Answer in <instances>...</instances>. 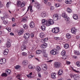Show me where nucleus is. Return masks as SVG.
I'll return each instance as SVG.
<instances>
[{"label": "nucleus", "mask_w": 80, "mask_h": 80, "mask_svg": "<svg viewBox=\"0 0 80 80\" xmlns=\"http://www.w3.org/2000/svg\"><path fill=\"white\" fill-rule=\"evenodd\" d=\"M52 32L54 33H57L59 32V28H58L56 27L52 29Z\"/></svg>", "instance_id": "obj_2"}, {"label": "nucleus", "mask_w": 80, "mask_h": 80, "mask_svg": "<svg viewBox=\"0 0 80 80\" xmlns=\"http://www.w3.org/2000/svg\"><path fill=\"white\" fill-rule=\"evenodd\" d=\"M41 16L42 17H43V18L44 17H45V16H46V12H42L41 13Z\"/></svg>", "instance_id": "obj_12"}, {"label": "nucleus", "mask_w": 80, "mask_h": 80, "mask_svg": "<svg viewBox=\"0 0 80 80\" xmlns=\"http://www.w3.org/2000/svg\"><path fill=\"white\" fill-rule=\"evenodd\" d=\"M77 32V29L75 28L74 27H73L71 28V32L72 33H74V34L76 33Z\"/></svg>", "instance_id": "obj_8"}, {"label": "nucleus", "mask_w": 80, "mask_h": 80, "mask_svg": "<svg viewBox=\"0 0 80 80\" xmlns=\"http://www.w3.org/2000/svg\"><path fill=\"white\" fill-rule=\"evenodd\" d=\"M66 37L68 39L70 38H71V35L70 34H67L66 35Z\"/></svg>", "instance_id": "obj_32"}, {"label": "nucleus", "mask_w": 80, "mask_h": 80, "mask_svg": "<svg viewBox=\"0 0 80 80\" xmlns=\"http://www.w3.org/2000/svg\"><path fill=\"white\" fill-rule=\"evenodd\" d=\"M47 22V20L45 19H42V25H46V23Z\"/></svg>", "instance_id": "obj_19"}, {"label": "nucleus", "mask_w": 80, "mask_h": 80, "mask_svg": "<svg viewBox=\"0 0 80 80\" xmlns=\"http://www.w3.org/2000/svg\"><path fill=\"white\" fill-rule=\"evenodd\" d=\"M5 72L6 74L9 75V74H10V73H11V71L9 69H7L6 71Z\"/></svg>", "instance_id": "obj_20"}, {"label": "nucleus", "mask_w": 80, "mask_h": 80, "mask_svg": "<svg viewBox=\"0 0 80 80\" xmlns=\"http://www.w3.org/2000/svg\"><path fill=\"white\" fill-rule=\"evenodd\" d=\"M76 38L77 39V40H78L79 38H80V36H76Z\"/></svg>", "instance_id": "obj_62"}, {"label": "nucleus", "mask_w": 80, "mask_h": 80, "mask_svg": "<svg viewBox=\"0 0 80 80\" xmlns=\"http://www.w3.org/2000/svg\"><path fill=\"white\" fill-rule=\"evenodd\" d=\"M8 22L6 21H4L3 22V23H4V24H5V25L7 24Z\"/></svg>", "instance_id": "obj_56"}, {"label": "nucleus", "mask_w": 80, "mask_h": 80, "mask_svg": "<svg viewBox=\"0 0 80 80\" xmlns=\"http://www.w3.org/2000/svg\"><path fill=\"white\" fill-rule=\"evenodd\" d=\"M23 29H22L20 30L19 32H18V35H22L23 33L24 32Z\"/></svg>", "instance_id": "obj_11"}, {"label": "nucleus", "mask_w": 80, "mask_h": 80, "mask_svg": "<svg viewBox=\"0 0 80 80\" xmlns=\"http://www.w3.org/2000/svg\"><path fill=\"white\" fill-rule=\"evenodd\" d=\"M21 3H21V2L20 1H18L17 2V5L18 7H19V6H20V5H21Z\"/></svg>", "instance_id": "obj_33"}, {"label": "nucleus", "mask_w": 80, "mask_h": 80, "mask_svg": "<svg viewBox=\"0 0 80 80\" xmlns=\"http://www.w3.org/2000/svg\"><path fill=\"white\" fill-rule=\"evenodd\" d=\"M40 37L41 38H43L45 37V34L43 32H41L40 34Z\"/></svg>", "instance_id": "obj_14"}, {"label": "nucleus", "mask_w": 80, "mask_h": 80, "mask_svg": "<svg viewBox=\"0 0 80 80\" xmlns=\"http://www.w3.org/2000/svg\"><path fill=\"white\" fill-rule=\"evenodd\" d=\"M12 42V41H11V40L8 39V42H7L9 43H11V42Z\"/></svg>", "instance_id": "obj_53"}, {"label": "nucleus", "mask_w": 80, "mask_h": 80, "mask_svg": "<svg viewBox=\"0 0 80 80\" xmlns=\"http://www.w3.org/2000/svg\"><path fill=\"white\" fill-rule=\"evenodd\" d=\"M3 6V5L2 4V2H1L0 1V8H1V7H2Z\"/></svg>", "instance_id": "obj_60"}, {"label": "nucleus", "mask_w": 80, "mask_h": 80, "mask_svg": "<svg viewBox=\"0 0 80 80\" xmlns=\"http://www.w3.org/2000/svg\"><path fill=\"white\" fill-rule=\"evenodd\" d=\"M57 48L58 49V50H60V47L58 46H57Z\"/></svg>", "instance_id": "obj_61"}, {"label": "nucleus", "mask_w": 80, "mask_h": 80, "mask_svg": "<svg viewBox=\"0 0 80 80\" xmlns=\"http://www.w3.org/2000/svg\"><path fill=\"white\" fill-rule=\"evenodd\" d=\"M47 43H45L44 44H42L41 47L42 48H45L47 47Z\"/></svg>", "instance_id": "obj_18"}, {"label": "nucleus", "mask_w": 80, "mask_h": 80, "mask_svg": "<svg viewBox=\"0 0 80 80\" xmlns=\"http://www.w3.org/2000/svg\"><path fill=\"white\" fill-rule=\"evenodd\" d=\"M19 80H21L22 78H21V75L20 74H18L16 77Z\"/></svg>", "instance_id": "obj_25"}, {"label": "nucleus", "mask_w": 80, "mask_h": 80, "mask_svg": "<svg viewBox=\"0 0 80 80\" xmlns=\"http://www.w3.org/2000/svg\"><path fill=\"white\" fill-rule=\"evenodd\" d=\"M56 74L55 73H52L51 74V77L52 78H53L54 79H55V78H56Z\"/></svg>", "instance_id": "obj_13"}, {"label": "nucleus", "mask_w": 80, "mask_h": 80, "mask_svg": "<svg viewBox=\"0 0 80 80\" xmlns=\"http://www.w3.org/2000/svg\"><path fill=\"white\" fill-rule=\"evenodd\" d=\"M48 21H49V23H50L51 25H53V24L54 23L53 21V20L52 19H49Z\"/></svg>", "instance_id": "obj_24"}, {"label": "nucleus", "mask_w": 80, "mask_h": 80, "mask_svg": "<svg viewBox=\"0 0 80 80\" xmlns=\"http://www.w3.org/2000/svg\"><path fill=\"white\" fill-rule=\"evenodd\" d=\"M42 67L43 70H44L45 71L47 70V65H46L45 64L42 65Z\"/></svg>", "instance_id": "obj_7"}, {"label": "nucleus", "mask_w": 80, "mask_h": 80, "mask_svg": "<svg viewBox=\"0 0 80 80\" xmlns=\"http://www.w3.org/2000/svg\"><path fill=\"white\" fill-rule=\"evenodd\" d=\"M29 25L31 28H34L35 25L34 22H32L30 23Z\"/></svg>", "instance_id": "obj_9"}, {"label": "nucleus", "mask_w": 80, "mask_h": 80, "mask_svg": "<svg viewBox=\"0 0 80 80\" xmlns=\"http://www.w3.org/2000/svg\"><path fill=\"white\" fill-rule=\"evenodd\" d=\"M29 9L30 10V11L31 12H33V10H32V7L30 6L28 7V10H27V12H28V10H29Z\"/></svg>", "instance_id": "obj_31"}, {"label": "nucleus", "mask_w": 80, "mask_h": 80, "mask_svg": "<svg viewBox=\"0 0 80 80\" xmlns=\"http://www.w3.org/2000/svg\"><path fill=\"white\" fill-rule=\"evenodd\" d=\"M53 18L55 21H57V20L60 19V17L58 14H54L53 17Z\"/></svg>", "instance_id": "obj_1"}, {"label": "nucleus", "mask_w": 80, "mask_h": 80, "mask_svg": "<svg viewBox=\"0 0 80 80\" xmlns=\"http://www.w3.org/2000/svg\"><path fill=\"white\" fill-rule=\"evenodd\" d=\"M26 48H27V47H26V46H25V45H22L21 47V50L23 51L24 50H25V49H26Z\"/></svg>", "instance_id": "obj_17"}, {"label": "nucleus", "mask_w": 80, "mask_h": 80, "mask_svg": "<svg viewBox=\"0 0 80 80\" xmlns=\"http://www.w3.org/2000/svg\"><path fill=\"white\" fill-rule=\"evenodd\" d=\"M67 12H68V13H71V12H72V10L70 9V8H67Z\"/></svg>", "instance_id": "obj_37"}, {"label": "nucleus", "mask_w": 80, "mask_h": 80, "mask_svg": "<svg viewBox=\"0 0 80 80\" xmlns=\"http://www.w3.org/2000/svg\"><path fill=\"white\" fill-rule=\"evenodd\" d=\"M76 65L78 67H80V62H76Z\"/></svg>", "instance_id": "obj_47"}, {"label": "nucleus", "mask_w": 80, "mask_h": 80, "mask_svg": "<svg viewBox=\"0 0 80 80\" xmlns=\"http://www.w3.org/2000/svg\"><path fill=\"white\" fill-rule=\"evenodd\" d=\"M7 79L8 80H11V79H12V77H8L7 78Z\"/></svg>", "instance_id": "obj_58"}, {"label": "nucleus", "mask_w": 80, "mask_h": 80, "mask_svg": "<svg viewBox=\"0 0 80 80\" xmlns=\"http://www.w3.org/2000/svg\"><path fill=\"white\" fill-rule=\"evenodd\" d=\"M8 49H5V51H4L3 54L4 55H7L8 54Z\"/></svg>", "instance_id": "obj_23"}, {"label": "nucleus", "mask_w": 80, "mask_h": 80, "mask_svg": "<svg viewBox=\"0 0 80 80\" xmlns=\"http://www.w3.org/2000/svg\"><path fill=\"white\" fill-rule=\"evenodd\" d=\"M30 34L28 33H26L24 35V38H25V39H28V38H29V37H30Z\"/></svg>", "instance_id": "obj_5"}, {"label": "nucleus", "mask_w": 80, "mask_h": 80, "mask_svg": "<svg viewBox=\"0 0 80 80\" xmlns=\"http://www.w3.org/2000/svg\"><path fill=\"white\" fill-rule=\"evenodd\" d=\"M6 30H7L8 32H11V28H6Z\"/></svg>", "instance_id": "obj_48"}, {"label": "nucleus", "mask_w": 80, "mask_h": 80, "mask_svg": "<svg viewBox=\"0 0 80 80\" xmlns=\"http://www.w3.org/2000/svg\"><path fill=\"white\" fill-rule=\"evenodd\" d=\"M22 63L24 65H28V61H24L22 62Z\"/></svg>", "instance_id": "obj_26"}, {"label": "nucleus", "mask_w": 80, "mask_h": 80, "mask_svg": "<svg viewBox=\"0 0 80 80\" xmlns=\"http://www.w3.org/2000/svg\"><path fill=\"white\" fill-rule=\"evenodd\" d=\"M33 57V56L32 55H29L28 56V58L30 59V58H32Z\"/></svg>", "instance_id": "obj_43"}, {"label": "nucleus", "mask_w": 80, "mask_h": 80, "mask_svg": "<svg viewBox=\"0 0 80 80\" xmlns=\"http://www.w3.org/2000/svg\"><path fill=\"white\" fill-rule=\"evenodd\" d=\"M62 17L65 18H67V14L66 13H63L62 14Z\"/></svg>", "instance_id": "obj_35"}, {"label": "nucleus", "mask_w": 80, "mask_h": 80, "mask_svg": "<svg viewBox=\"0 0 80 80\" xmlns=\"http://www.w3.org/2000/svg\"><path fill=\"white\" fill-rule=\"evenodd\" d=\"M65 3L66 4H71L72 0H66Z\"/></svg>", "instance_id": "obj_15"}, {"label": "nucleus", "mask_w": 80, "mask_h": 80, "mask_svg": "<svg viewBox=\"0 0 80 80\" xmlns=\"http://www.w3.org/2000/svg\"><path fill=\"white\" fill-rule=\"evenodd\" d=\"M35 69L38 72H40L41 70V68L39 66H37L35 68Z\"/></svg>", "instance_id": "obj_21"}, {"label": "nucleus", "mask_w": 80, "mask_h": 80, "mask_svg": "<svg viewBox=\"0 0 80 80\" xmlns=\"http://www.w3.org/2000/svg\"><path fill=\"white\" fill-rule=\"evenodd\" d=\"M48 40V38H45L43 39H42L41 42L42 43H45V42H47Z\"/></svg>", "instance_id": "obj_22"}, {"label": "nucleus", "mask_w": 80, "mask_h": 80, "mask_svg": "<svg viewBox=\"0 0 80 80\" xmlns=\"http://www.w3.org/2000/svg\"><path fill=\"white\" fill-rule=\"evenodd\" d=\"M6 46L8 48H9V47H10V46H11V43L7 42L6 43Z\"/></svg>", "instance_id": "obj_28"}, {"label": "nucleus", "mask_w": 80, "mask_h": 80, "mask_svg": "<svg viewBox=\"0 0 80 80\" xmlns=\"http://www.w3.org/2000/svg\"><path fill=\"white\" fill-rule=\"evenodd\" d=\"M41 74H40V73H38V77H41Z\"/></svg>", "instance_id": "obj_64"}, {"label": "nucleus", "mask_w": 80, "mask_h": 80, "mask_svg": "<svg viewBox=\"0 0 80 80\" xmlns=\"http://www.w3.org/2000/svg\"><path fill=\"white\" fill-rule=\"evenodd\" d=\"M61 63L59 62H55L54 64V67L55 68H60L61 65Z\"/></svg>", "instance_id": "obj_3"}, {"label": "nucleus", "mask_w": 80, "mask_h": 80, "mask_svg": "<svg viewBox=\"0 0 80 80\" xmlns=\"http://www.w3.org/2000/svg\"><path fill=\"white\" fill-rule=\"evenodd\" d=\"M42 53V51L40 50H38L36 51V53L37 54H40Z\"/></svg>", "instance_id": "obj_38"}, {"label": "nucleus", "mask_w": 80, "mask_h": 80, "mask_svg": "<svg viewBox=\"0 0 80 80\" xmlns=\"http://www.w3.org/2000/svg\"><path fill=\"white\" fill-rule=\"evenodd\" d=\"M41 28L42 30L44 31L45 30V28H46V27H45V26L43 25L41 26Z\"/></svg>", "instance_id": "obj_36"}, {"label": "nucleus", "mask_w": 80, "mask_h": 80, "mask_svg": "<svg viewBox=\"0 0 80 80\" xmlns=\"http://www.w3.org/2000/svg\"><path fill=\"white\" fill-rule=\"evenodd\" d=\"M54 38L55 40H59V37H54Z\"/></svg>", "instance_id": "obj_54"}, {"label": "nucleus", "mask_w": 80, "mask_h": 80, "mask_svg": "<svg viewBox=\"0 0 80 80\" xmlns=\"http://www.w3.org/2000/svg\"><path fill=\"white\" fill-rule=\"evenodd\" d=\"M55 7H60V4H55Z\"/></svg>", "instance_id": "obj_51"}, {"label": "nucleus", "mask_w": 80, "mask_h": 80, "mask_svg": "<svg viewBox=\"0 0 80 80\" xmlns=\"http://www.w3.org/2000/svg\"><path fill=\"white\" fill-rule=\"evenodd\" d=\"M73 18L74 20H77L78 17V15H77L74 14L73 16Z\"/></svg>", "instance_id": "obj_16"}, {"label": "nucleus", "mask_w": 80, "mask_h": 80, "mask_svg": "<svg viewBox=\"0 0 80 80\" xmlns=\"http://www.w3.org/2000/svg\"><path fill=\"white\" fill-rule=\"evenodd\" d=\"M28 68L30 69H33V66H32V65H29L28 66Z\"/></svg>", "instance_id": "obj_45"}, {"label": "nucleus", "mask_w": 80, "mask_h": 80, "mask_svg": "<svg viewBox=\"0 0 80 80\" xmlns=\"http://www.w3.org/2000/svg\"><path fill=\"white\" fill-rule=\"evenodd\" d=\"M65 20L66 21H68L69 20H70V18L68 17H67L66 18H65Z\"/></svg>", "instance_id": "obj_52"}, {"label": "nucleus", "mask_w": 80, "mask_h": 80, "mask_svg": "<svg viewBox=\"0 0 80 80\" xmlns=\"http://www.w3.org/2000/svg\"><path fill=\"white\" fill-rule=\"evenodd\" d=\"M67 65H69V64H70V62L69 61H68V62L67 61Z\"/></svg>", "instance_id": "obj_63"}, {"label": "nucleus", "mask_w": 80, "mask_h": 80, "mask_svg": "<svg viewBox=\"0 0 80 80\" xmlns=\"http://www.w3.org/2000/svg\"><path fill=\"white\" fill-rule=\"evenodd\" d=\"M62 59L63 60H66L67 58V56L66 55H64V56H62Z\"/></svg>", "instance_id": "obj_39"}, {"label": "nucleus", "mask_w": 80, "mask_h": 80, "mask_svg": "<svg viewBox=\"0 0 80 80\" xmlns=\"http://www.w3.org/2000/svg\"><path fill=\"white\" fill-rule=\"evenodd\" d=\"M7 74L6 73H3L2 74V76H6L7 75Z\"/></svg>", "instance_id": "obj_59"}, {"label": "nucleus", "mask_w": 80, "mask_h": 80, "mask_svg": "<svg viewBox=\"0 0 80 80\" xmlns=\"http://www.w3.org/2000/svg\"><path fill=\"white\" fill-rule=\"evenodd\" d=\"M23 27L24 28V29H27L28 27H27V25L26 24H25L23 25Z\"/></svg>", "instance_id": "obj_46"}, {"label": "nucleus", "mask_w": 80, "mask_h": 80, "mask_svg": "<svg viewBox=\"0 0 80 80\" xmlns=\"http://www.w3.org/2000/svg\"><path fill=\"white\" fill-rule=\"evenodd\" d=\"M20 66H19V65H17L16 66L15 68L17 70V69L20 68Z\"/></svg>", "instance_id": "obj_49"}, {"label": "nucleus", "mask_w": 80, "mask_h": 80, "mask_svg": "<svg viewBox=\"0 0 80 80\" xmlns=\"http://www.w3.org/2000/svg\"><path fill=\"white\" fill-rule=\"evenodd\" d=\"M22 56H27V53L25 52H23L22 53Z\"/></svg>", "instance_id": "obj_44"}, {"label": "nucleus", "mask_w": 80, "mask_h": 80, "mask_svg": "<svg viewBox=\"0 0 80 80\" xmlns=\"http://www.w3.org/2000/svg\"><path fill=\"white\" fill-rule=\"evenodd\" d=\"M10 6V2H7V4L6 5V6L7 8H8Z\"/></svg>", "instance_id": "obj_40"}, {"label": "nucleus", "mask_w": 80, "mask_h": 80, "mask_svg": "<svg viewBox=\"0 0 80 80\" xmlns=\"http://www.w3.org/2000/svg\"><path fill=\"white\" fill-rule=\"evenodd\" d=\"M64 47L66 49H67L69 47V45L68 44H65L64 45Z\"/></svg>", "instance_id": "obj_30"}, {"label": "nucleus", "mask_w": 80, "mask_h": 80, "mask_svg": "<svg viewBox=\"0 0 80 80\" xmlns=\"http://www.w3.org/2000/svg\"><path fill=\"white\" fill-rule=\"evenodd\" d=\"M75 54L76 55H78L80 54V53L79 52H77V51H75L74 52Z\"/></svg>", "instance_id": "obj_41"}, {"label": "nucleus", "mask_w": 80, "mask_h": 80, "mask_svg": "<svg viewBox=\"0 0 80 80\" xmlns=\"http://www.w3.org/2000/svg\"><path fill=\"white\" fill-rule=\"evenodd\" d=\"M46 25L48 27V26H50V25H51V24L49 22V21H48V22H47V23H46Z\"/></svg>", "instance_id": "obj_42"}, {"label": "nucleus", "mask_w": 80, "mask_h": 80, "mask_svg": "<svg viewBox=\"0 0 80 80\" xmlns=\"http://www.w3.org/2000/svg\"><path fill=\"white\" fill-rule=\"evenodd\" d=\"M48 0H44V3H45L46 5L51 6V3L49 2H47Z\"/></svg>", "instance_id": "obj_10"}, {"label": "nucleus", "mask_w": 80, "mask_h": 80, "mask_svg": "<svg viewBox=\"0 0 80 80\" xmlns=\"http://www.w3.org/2000/svg\"><path fill=\"white\" fill-rule=\"evenodd\" d=\"M22 21L24 22H27V19H26V18H23L22 19Z\"/></svg>", "instance_id": "obj_55"}, {"label": "nucleus", "mask_w": 80, "mask_h": 80, "mask_svg": "<svg viewBox=\"0 0 80 80\" xmlns=\"http://www.w3.org/2000/svg\"><path fill=\"white\" fill-rule=\"evenodd\" d=\"M35 6L36 7H37V8H40V4H39V3L38 2H36L35 4Z\"/></svg>", "instance_id": "obj_27"}, {"label": "nucleus", "mask_w": 80, "mask_h": 80, "mask_svg": "<svg viewBox=\"0 0 80 80\" xmlns=\"http://www.w3.org/2000/svg\"><path fill=\"white\" fill-rule=\"evenodd\" d=\"M21 8H22V7H23L25 6V4H24L23 3H21Z\"/></svg>", "instance_id": "obj_50"}, {"label": "nucleus", "mask_w": 80, "mask_h": 80, "mask_svg": "<svg viewBox=\"0 0 80 80\" xmlns=\"http://www.w3.org/2000/svg\"><path fill=\"white\" fill-rule=\"evenodd\" d=\"M42 53L43 54H46V50H43L42 52Z\"/></svg>", "instance_id": "obj_57"}, {"label": "nucleus", "mask_w": 80, "mask_h": 80, "mask_svg": "<svg viewBox=\"0 0 80 80\" xmlns=\"http://www.w3.org/2000/svg\"><path fill=\"white\" fill-rule=\"evenodd\" d=\"M58 73L59 75H62L63 74V71H62V70H60L59 71Z\"/></svg>", "instance_id": "obj_34"}, {"label": "nucleus", "mask_w": 80, "mask_h": 80, "mask_svg": "<svg viewBox=\"0 0 80 80\" xmlns=\"http://www.w3.org/2000/svg\"><path fill=\"white\" fill-rule=\"evenodd\" d=\"M66 54V52L65 50H63L61 52V55L62 56H64Z\"/></svg>", "instance_id": "obj_29"}, {"label": "nucleus", "mask_w": 80, "mask_h": 80, "mask_svg": "<svg viewBox=\"0 0 80 80\" xmlns=\"http://www.w3.org/2000/svg\"><path fill=\"white\" fill-rule=\"evenodd\" d=\"M6 62V59L4 58L0 60V64H4Z\"/></svg>", "instance_id": "obj_6"}, {"label": "nucleus", "mask_w": 80, "mask_h": 80, "mask_svg": "<svg viewBox=\"0 0 80 80\" xmlns=\"http://www.w3.org/2000/svg\"><path fill=\"white\" fill-rule=\"evenodd\" d=\"M57 50L56 49H54L53 50H52L50 53L52 55H57L58 54V52H57Z\"/></svg>", "instance_id": "obj_4"}]
</instances>
